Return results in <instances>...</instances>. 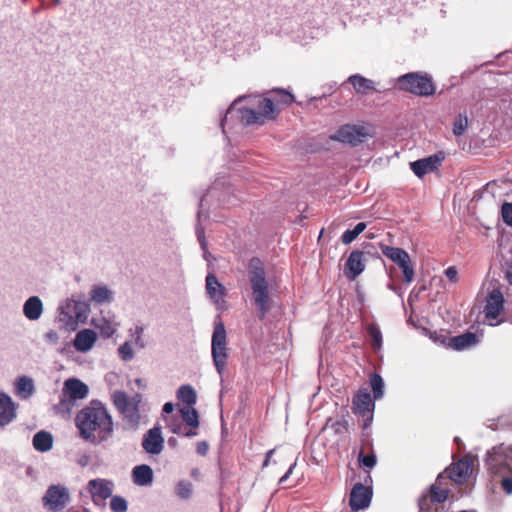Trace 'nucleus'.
Instances as JSON below:
<instances>
[{"mask_svg": "<svg viewBox=\"0 0 512 512\" xmlns=\"http://www.w3.org/2000/svg\"><path fill=\"white\" fill-rule=\"evenodd\" d=\"M75 423L80 436L94 445L107 441L113 434L112 417L97 400L91 401L77 413Z\"/></svg>", "mask_w": 512, "mask_h": 512, "instance_id": "f257e3e1", "label": "nucleus"}, {"mask_svg": "<svg viewBox=\"0 0 512 512\" xmlns=\"http://www.w3.org/2000/svg\"><path fill=\"white\" fill-rule=\"evenodd\" d=\"M235 112L245 126L263 125L266 121L275 120L279 110L270 98L260 94L242 95L236 98L226 109L228 113Z\"/></svg>", "mask_w": 512, "mask_h": 512, "instance_id": "f03ea898", "label": "nucleus"}, {"mask_svg": "<svg viewBox=\"0 0 512 512\" xmlns=\"http://www.w3.org/2000/svg\"><path fill=\"white\" fill-rule=\"evenodd\" d=\"M248 277L253 303L259 318L263 319L270 310V293L266 273L260 259L252 258L250 260Z\"/></svg>", "mask_w": 512, "mask_h": 512, "instance_id": "7ed1b4c3", "label": "nucleus"}, {"mask_svg": "<svg viewBox=\"0 0 512 512\" xmlns=\"http://www.w3.org/2000/svg\"><path fill=\"white\" fill-rule=\"evenodd\" d=\"M90 314V305L86 301L67 299L59 308L57 319L68 330H76L85 323Z\"/></svg>", "mask_w": 512, "mask_h": 512, "instance_id": "20e7f679", "label": "nucleus"}, {"mask_svg": "<svg viewBox=\"0 0 512 512\" xmlns=\"http://www.w3.org/2000/svg\"><path fill=\"white\" fill-rule=\"evenodd\" d=\"M485 465L492 476L512 475V445L502 443L488 450Z\"/></svg>", "mask_w": 512, "mask_h": 512, "instance_id": "39448f33", "label": "nucleus"}, {"mask_svg": "<svg viewBox=\"0 0 512 512\" xmlns=\"http://www.w3.org/2000/svg\"><path fill=\"white\" fill-rule=\"evenodd\" d=\"M398 85L402 90L418 96H430L435 92L432 78L427 74L407 73L398 78Z\"/></svg>", "mask_w": 512, "mask_h": 512, "instance_id": "423d86ee", "label": "nucleus"}, {"mask_svg": "<svg viewBox=\"0 0 512 512\" xmlns=\"http://www.w3.org/2000/svg\"><path fill=\"white\" fill-rule=\"evenodd\" d=\"M505 299L502 291L498 287L491 289L485 297L483 308L484 317L490 326H498L503 323L504 318H500L504 311Z\"/></svg>", "mask_w": 512, "mask_h": 512, "instance_id": "0eeeda50", "label": "nucleus"}, {"mask_svg": "<svg viewBox=\"0 0 512 512\" xmlns=\"http://www.w3.org/2000/svg\"><path fill=\"white\" fill-rule=\"evenodd\" d=\"M380 249L384 256L398 265L402 270L404 282L407 284L411 283L414 280L415 271L411 264L410 255L402 248L385 244H381Z\"/></svg>", "mask_w": 512, "mask_h": 512, "instance_id": "6e6552de", "label": "nucleus"}, {"mask_svg": "<svg viewBox=\"0 0 512 512\" xmlns=\"http://www.w3.org/2000/svg\"><path fill=\"white\" fill-rule=\"evenodd\" d=\"M374 409L375 403L368 389H359L353 397L352 410L354 414L363 418L364 430L368 429L372 424Z\"/></svg>", "mask_w": 512, "mask_h": 512, "instance_id": "1a4fd4ad", "label": "nucleus"}, {"mask_svg": "<svg viewBox=\"0 0 512 512\" xmlns=\"http://www.w3.org/2000/svg\"><path fill=\"white\" fill-rule=\"evenodd\" d=\"M69 501V491L62 485H51L43 497L44 507L52 512L62 511Z\"/></svg>", "mask_w": 512, "mask_h": 512, "instance_id": "9d476101", "label": "nucleus"}, {"mask_svg": "<svg viewBox=\"0 0 512 512\" xmlns=\"http://www.w3.org/2000/svg\"><path fill=\"white\" fill-rule=\"evenodd\" d=\"M368 136L369 134L364 126L346 124L341 126L331 136V139L351 146H357L363 143Z\"/></svg>", "mask_w": 512, "mask_h": 512, "instance_id": "9b49d317", "label": "nucleus"}, {"mask_svg": "<svg viewBox=\"0 0 512 512\" xmlns=\"http://www.w3.org/2000/svg\"><path fill=\"white\" fill-rule=\"evenodd\" d=\"M87 491L95 505L105 506L106 500L113 494L114 482L103 478L92 479L87 483Z\"/></svg>", "mask_w": 512, "mask_h": 512, "instance_id": "f8f14e48", "label": "nucleus"}, {"mask_svg": "<svg viewBox=\"0 0 512 512\" xmlns=\"http://www.w3.org/2000/svg\"><path fill=\"white\" fill-rule=\"evenodd\" d=\"M212 356L218 372L224 368V325L219 320L215 324L212 336Z\"/></svg>", "mask_w": 512, "mask_h": 512, "instance_id": "ddd939ff", "label": "nucleus"}, {"mask_svg": "<svg viewBox=\"0 0 512 512\" xmlns=\"http://www.w3.org/2000/svg\"><path fill=\"white\" fill-rule=\"evenodd\" d=\"M372 489L362 483H356L350 493L349 505L352 510L357 511L369 506L372 499Z\"/></svg>", "mask_w": 512, "mask_h": 512, "instance_id": "4468645a", "label": "nucleus"}, {"mask_svg": "<svg viewBox=\"0 0 512 512\" xmlns=\"http://www.w3.org/2000/svg\"><path fill=\"white\" fill-rule=\"evenodd\" d=\"M88 386L77 378H69L65 380L62 394L63 398H68L70 401H77L85 399L88 396Z\"/></svg>", "mask_w": 512, "mask_h": 512, "instance_id": "2eb2a0df", "label": "nucleus"}, {"mask_svg": "<svg viewBox=\"0 0 512 512\" xmlns=\"http://www.w3.org/2000/svg\"><path fill=\"white\" fill-rule=\"evenodd\" d=\"M142 447L147 453L152 455H158L162 452L164 447V438L159 426L153 427L144 434Z\"/></svg>", "mask_w": 512, "mask_h": 512, "instance_id": "dca6fc26", "label": "nucleus"}, {"mask_svg": "<svg viewBox=\"0 0 512 512\" xmlns=\"http://www.w3.org/2000/svg\"><path fill=\"white\" fill-rule=\"evenodd\" d=\"M365 269L364 252L354 250L350 253L345 263V275L348 279L354 280Z\"/></svg>", "mask_w": 512, "mask_h": 512, "instance_id": "f3484780", "label": "nucleus"}, {"mask_svg": "<svg viewBox=\"0 0 512 512\" xmlns=\"http://www.w3.org/2000/svg\"><path fill=\"white\" fill-rule=\"evenodd\" d=\"M443 160V156L432 155L427 158L419 159L410 163V168L413 173L418 177H423L425 174L436 170Z\"/></svg>", "mask_w": 512, "mask_h": 512, "instance_id": "a211bd4d", "label": "nucleus"}, {"mask_svg": "<svg viewBox=\"0 0 512 512\" xmlns=\"http://www.w3.org/2000/svg\"><path fill=\"white\" fill-rule=\"evenodd\" d=\"M97 341V334L92 329L78 331L73 339V347L76 351L86 353L90 351Z\"/></svg>", "mask_w": 512, "mask_h": 512, "instance_id": "6ab92c4d", "label": "nucleus"}, {"mask_svg": "<svg viewBox=\"0 0 512 512\" xmlns=\"http://www.w3.org/2000/svg\"><path fill=\"white\" fill-rule=\"evenodd\" d=\"M448 492L436 485H432L430 492L419 499L420 512H430V504H439L446 500Z\"/></svg>", "mask_w": 512, "mask_h": 512, "instance_id": "aec40b11", "label": "nucleus"}, {"mask_svg": "<svg viewBox=\"0 0 512 512\" xmlns=\"http://www.w3.org/2000/svg\"><path fill=\"white\" fill-rule=\"evenodd\" d=\"M473 470V461L465 457L454 464L449 470V478L455 483H463L469 477Z\"/></svg>", "mask_w": 512, "mask_h": 512, "instance_id": "412c9836", "label": "nucleus"}, {"mask_svg": "<svg viewBox=\"0 0 512 512\" xmlns=\"http://www.w3.org/2000/svg\"><path fill=\"white\" fill-rule=\"evenodd\" d=\"M16 404L10 396L0 393V426L10 424L17 416Z\"/></svg>", "mask_w": 512, "mask_h": 512, "instance_id": "4be33fe9", "label": "nucleus"}, {"mask_svg": "<svg viewBox=\"0 0 512 512\" xmlns=\"http://www.w3.org/2000/svg\"><path fill=\"white\" fill-rule=\"evenodd\" d=\"M92 325L100 331L102 337L110 338L118 330L119 323L115 320L114 316H104L92 319Z\"/></svg>", "mask_w": 512, "mask_h": 512, "instance_id": "5701e85b", "label": "nucleus"}, {"mask_svg": "<svg viewBox=\"0 0 512 512\" xmlns=\"http://www.w3.org/2000/svg\"><path fill=\"white\" fill-rule=\"evenodd\" d=\"M479 339L475 333L466 332L458 336H454L449 340V346L457 351H462L477 345Z\"/></svg>", "mask_w": 512, "mask_h": 512, "instance_id": "b1692460", "label": "nucleus"}, {"mask_svg": "<svg viewBox=\"0 0 512 512\" xmlns=\"http://www.w3.org/2000/svg\"><path fill=\"white\" fill-rule=\"evenodd\" d=\"M43 313V303L38 296L29 297L23 305L24 316L31 320H38Z\"/></svg>", "mask_w": 512, "mask_h": 512, "instance_id": "393cba45", "label": "nucleus"}, {"mask_svg": "<svg viewBox=\"0 0 512 512\" xmlns=\"http://www.w3.org/2000/svg\"><path fill=\"white\" fill-rule=\"evenodd\" d=\"M15 394L21 399L30 398L35 392V385L32 378L21 376L15 380Z\"/></svg>", "mask_w": 512, "mask_h": 512, "instance_id": "a878e982", "label": "nucleus"}, {"mask_svg": "<svg viewBox=\"0 0 512 512\" xmlns=\"http://www.w3.org/2000/svg\"><path fill=\"white\" fill-rule=\"evenodd\" d=\"M132 479L136 485H150L153 481V471L148 465L135 466L132 470Z\"/></svg>", "mask_w": 512, "mask_h": 512, "instance_id": "bb28decb", "label": "nucleus"}, {"mask_svg": "<svg viewBox=\"0 0 512 512\" xmlns=\"http://www.w3.org/2000/svg\"><path fill=\"white\" fill-rule=\"evenodd\" d=\"M206 291L213 303L219 306L223 295L222 285L213 273H208L206 276Z\"/></svg>", "mask_w": 512, "mask_h": 512, "instance_id": "cd10ccee", "label": "nucleus"}, {"mask_svg": "<svg viewBox=\"0 0 512 512\" xmlns=\"http://www.w3.org/2000/svg\"><path fill=\"white\" fill-rule=\"evenodd\" d=\"M90 300L97 304L110 303L113 292L106 285H94L90 290Z\"/></svg>", "mask_w": 512, "mask_h": 512, "instance_id": "c85d7f7f", "label": "nucleus"}, {"mask_svg": "<svg viewBox=\"0 0 512 512\" xmlns=\"http://www.w3.org/2000/svg\"><path fill=\"white\" fill-rule=\"evenodd\" d=\"M348 82L353 85L358 94H366L368 91L375 90L374 82L359 74L351 75Z\"/></svg>", "mask_w": 512, "mask_h": 512, "instance_id": "c756f323", "label": "nucleus"}, {"mask_svg": "<svg viewBox=\"0 0 512 512\" xmlns=\"http://www.w3.org/2000/svg\"><path fill=\"white\" fill-rule=\"evenodd\" d=\"M53 438L49 432L39 431L33 437V447L39 452H47L52 448Z\"/></svg>", "mask_w": 512, "mask_h": 512, "instance_id": "7c9ffc66", "label": "nucleus"}, {"mask_svg": "<svg viewBox=\"0 0 512 512\" xmlns=\"http://www.w3.org/2000/svg\"><path fill=\"white\" fill-rule=\"evenodd\" d=\"M177 398L185 406H194L197 400L196 391L190 385H183L177 391Z\"/></svg>", "mask_w": 512, "mask_h": 512, "instance_id": "2f4dec72", "label": "nucleus"}, {"mask_svg": "<svg viewBox=\"0 0 512 512\" xmlns=\"http://www.w3.org/2000/svg\"><path fill=\"white\" fill-rule=\"evenodd\" d=\"M179 412L187 426L192 428L199 427V415L193 406H182L179 408Z\"/></svg>", "mask_w": 512, "mask_h": 512, "instance_id": "473e14b6", "label": "nucleus"}, {"mask_svg": "<svg viewBox=\"0 0 512 512\" xmlns=\"http://www.w3.org/2000/svg\"><path fill=\"white\" fill-rule=\"evenodd\" d=\"M113 402L115 406L123 413H129L133 410V407L130 403V400L126 393L121 391H116L113 394Z\"/></svg>", "mask_w": 512, "mask_h": 512, "instance_id": "72a5a7b5", "label": "nucleus"}, {"mask_svg": "<svg viewBox=\"0 0 512 512\" xmlns=\"http://www.w3.org/2000/svg\"><path fill=\"white\" fill-rule=\"evenodd\" d=\"M128 333L131 338V343L139 349L145 348L146 343L143 339L144 327L142 325L136 324L133 328L129 329Z\"/></svg>", "mask_w": 512, "mask_h": 512, "instance_id": "f704fd0d", "label": "nucleus"}, {"mask_svg": "<svg viewBox=\"0 0 512 512\" xmlns=\"http://www.w3.org/2000/svg\"><path fill=\"white\" fill-rule=\"evenodd\" d=\"M367 332L371 338V345L374 349L380 350L383 345L382 332L378 325L369 324L367 326Z\"/></svg>", "mask_w": 512, "mask_h": 512, "instance_id": "c9c22d12", "label": "nucleus"}, {"mask_svg": "<svg viewBox=\"0 0 512 512\" xmlns=\"http://www.w3.org/2000/svg\"><path fill=\"white\" fill-rule=\"evenodd\" d=\"M370 386L373 391L374 399H381L384 395V381L379 374L373 373L371 375Z\"/></svg>", "mask_w": 512, "mask_h": 512, "instance_id": "e433bc0d", "label": "nucleus"}, {"mask_svg": "<svg viewBox=\"0 0 512 512\" xmlns=\"http://www.w3.org/2000/svg\"><path fill=\"white\" fill-rule=\"evenodd\" d=\"M365 228L366 223L359 222L353 229L346 230L341 237L342 243L346 245L350 244L365 230Z\"/></svg>", "mask_w": 512, "mask_h": 512, "instance_id": "4c0bfd02", "label": "nucleus"}, {"mask_svg": "<svg viewBox=\"0 0 512 512\" xmlns=\"http://www.w3.org/2000/svg\"><path fill=\"white\" fill-rule=\"evenodd\" d=\"M192 484L189 481L181 480L176 484L175 493L181 499H188L192 495Z\"/></svg>", "mask_w": 512, "mask_h": 512, "instance_id": "58836bf2", "label": "nucleus"}, {"mask_svg": "<svg viewBox=\"0 0 512 512\" xmlns=\"http://www.w3.org/2000/svg\"><path fill=\"white\" fill-rule=\"evenodd\" d=\"M468 125V118L465 114H459L453 123V133L455 136H461Z\"/></svg>", "mask_w": 512, "mask_h": 512, "instance_id": "ea45409f", "label": "nucleus"}, {"mask_svg": "<svg viewBox=\"0 0 512 512\" xmlns=\"http://www.w3.org/2000/svg\"><path fill=\"white\" fill-rule=\"evenodd\" d=\"M118 354L123 361L132 360L134 357L132 343L130 341H126L122 345H120V347L118 348Z\"/></svg>", "mask_w": 512, "mask_h": 512, "instance_id": "a19ab883", "label": "nucleus"}, {"mask_svg": "<svg viewBox=\"0 0 512 512\" xmlns=\"http://www.w3.org/2000/svg\"><path fill=\"white\" fill-rule=\"evenodd\" d=\"M110 508L113 512H126L127 502L121 496H114L110 500Z\"/></svg>", "mask_w": 512, "mask_h": 512, "instance_id": "79ce46f5", "label": "nucleus"}, {"mask_svg": "<svg viewBox=\"0 0 512 512\" xmlns=\"http://www.w3.org/2000/svg\"><path fill=\"white\" fill-rule=\"evenodd\" d=\"M502 219L505 224L512 227V203L505 202L501 208Z\"/></svg>", "mask_w": 512, "mask_h": 512, "instance_id": "37998d69", "label": "nucleus"}, {"mask_svg": "<svg viewBox=\"0 0 512 512\" xmlns=\"http://www.w3.org/2000/svg\"><path fill=\"white\" fill-rule=\"evenodd\" d=\"M275 92L279 95L278 102L284 105H290L295 101L294 95L284 89H276Z\"/></svg>", "mask_w": 512, "mask_h": 512, "instance_id": "c03bdc74", "label": "nucleus"}, {"mask_svg": "<svg viewBox=\"0 0 512 512\" xmlns=\"http://www.w3.org/2000/svg\"><path fill=\"white\" fill-rule=\"evenodd\" d=\"M360 461L364 467L373 468L376 465V456L373 453L363 455L361 456Z\"/></svg>", "mask_w": 512, "mask_h": 512, "instance_id": "a18cd8bd", "label": "nucleus"}, {"mask_svg": "<svg viewBox=\"0 0 512 512\" xmlns=\"http://www.w3.org/2000/svg\"><path fill=\"white\" fill-rule=\"evenodd\" d=\"M501 486L502 489L506 492V494H512V477L510 475L501 476Z\"/></svg>", "mask_w": 512, "mask_h": 512, "instance_id": "49530a36", "label": "nucleus"}, {"mask_svg": "<svg viewBox=\"0 0 512 512\" xmlns=\"http://www.w3.org/2000/svg\"><path fill=\"white\" fill-rule=\"evenodd\" d=\"M184 425H182L179 420L177 419H170L168 421V427L170 429V431L174 434H179V432H181V429Z\"/></svg>", "mask_w": 512, "mask_h": 512, "instance_id": "de8ad7c7", "label": "nucleus"}, {"mask_svg": "<svg viewBox=\"0 0 512 512\" xmlns=\"http://www.w3.org/2000/svg\"><path fill=\"white\" fill-rule=\"evenodd\" d=\"M445 276L451 281V282H457L458 278V271L456 269V267L454 266H450L448 267L445 272H444Z\"/></svg>", "mask_w": 512, "mask_h": 512, "instance_id": "09e8293b", "label": "nucleus"}, {"mask_svg": "<svg viewBox=\"0 0 512 512\" xmlns=\"http://www.w3.org/2000/svg\"><path fill=\"white\" fill-rule=\"evenodd\" d=\"M196 429L197 428H192V427H189V426H183L182 429H181V432H179V436H184V437H194L197 435V432H196Z\"/></svg>", "mask_w": 512, "mask_h": 512, "instance_id": "8fccbe9b", "label": "nucleus"}, {"mask_svg": "<svg viewBox=\"0 0 512 512\" xmlns=\"http://www.w3.org/2000/svg\"><path fill=\"white\" fill-rule=\"evenodd\" d=\"M197 236H198V240L200 242L201 248L204 250V257L206 260H208V256H210V254L206 250V241L204 239V232L201 229H197Z\"/></svg>", "mask_w": 512, "mask_h": 512, "instance_id": "3c124183", "label": "nucleus"}, {"mask_svg": "<svg viewBox=\"0 0 512 512\" xmlns=\"http://www.w3.org/2000/svg\"><path fill=\"white\" fill-rule=\"evenodd\" d=\"M504 278L512 285V265L506 264L503 268Z\"/></svg>", "mask_w": 512, "mask_h": 512, "instance_id": "603ef678", "label": "nucleus"}, {"mask_svg": "<svg viewBox=\"0 0 512 512\" xmlns=\"http://www.w3.org/2000/svg\"><path fill=\"white\" fill-rule=\"evenodd\" d=\"M208 444L205 441H201L197 443V453L199 455L204 456L208 452Z\"/></svg>", "mask_w": 512, "mask_h": 512, "instance_id": "864d4df0", "label": "nucleus"}, {"mask_svg": "<svg viewBox=\"0 0 512 512\" xmlns=\"http://www.w3.org/2000/svg\"><path fill=\"white\" fill-rule=\"evenodd\" d=\"M504 424H505L504 417H499L497 419V422H495V423L493 422V423L489 424L488 427L493 430H498V429H502Z\"/></svg>", "mask_w": 512, "mask_h": 512, "instance_id": "5fc2aeb1", "label": "nucleus"}, {"mask_svg": "<svg viewBox=\"0 0 512 512\" xmlns=\"http://www.w3.org/2000/svg\"><path fill=\"white\" fill-rule=\"evenodd\" d=\"M295 467H296V462L291 464L290 467L288 468V470L286 471V473L279 479V484H283L289 478V476L292 474Z\"/></svg>", "mask_w": 512, "mask_h": 512, "instance_id": "6e6d98bb", "label": "nucleus"}, {"mask_svg": "<svg viewBox=\"0 0 512 512\" xmlns=\"http://www.w3.org/2000/svg\"><path fill=\"white\" fill-rule=\"evenodd\" d=\"M45 339L50 343H56L58 340V334L55 331H49L45 334Z\"/></svg>", "mask_w": 512, "mask_h": 512, "instance_id": "4d7b16f0", "label": "nucleus"}, {"mask_svg": "<svg viewBox=\"0 0 512 512\" xmlns=\"http://www.w3.org/2000/svg\"><path fill=\"white\" fill-rule=\"evenodd\" d=\"M173 410H174V405H173V403H171V402H167V403H165V404H164V406H163V412H164V413H166V414H170V413H172V412H173Z\"/></svg>", "mask_w": 512, "mask_h": 512, "instance_id": "13d9d810", "label": "nucleus"}, {"mask_svg": "<svg viewBox=\"0 0 512 512\" xmlns=\"http://www.w3.org/2000/svg\"><path fill=\"white\" fill-rule=\"evenodd\" d=\"M77 463L82 466V467H85L88 463H89V457L87 455H82L78 460H77Z\"/></svg>", "mask_w": 512, "mask_h": 512, "instance_id": "bf43d9fd", "label": "nucleus"}, {"mask_svg": "<svg viewBox=\"0 0 512 512\" xmlns=\"http://www.w3.org/2000/svg\"><path fill=\"white\" fill-rule=\"evenodd\" d=\"M273 453H274V450H273V449H272V450H269V451L266 453V458H265V460H264V462H263V466H264V467L268 465V463H269V459H270V456H271Z\"/></svg>", "mask_w": 512, "mask_h": 512, "instance_id": "052dcab7", "label": "nucleus"}, {"mask_svg": "<svg viewBox=\"0 0 512 512\" xmlns=\"http://www.w3.org/2000/svg\"><path fill=\"white\" fill-rule=\"evenodd\" d=\"M344 424H346V422H345V421H343V422H336V423H335V426H337V428H336V430H335V431H336V432H339V431H340V430H339V427H340V426H344Z\"/></svg>", "mask_w": 512, "mask_h": 512, "instance_id": "680f3d73", "label": "nucleus"}, {"mask_svg": "<svg viewBox=\"0 0 512 512\" xmlns=\"http://www.w3.org/2000/svg\"><path fill=\"white\" fill-rule=\"evenodd\" d=\"M454 441L457 443L458 448H460V445H463V442H462V440L459 437H455Z\"/></svg>", "mask_w": 512, "mask_h": 512, "instance_id": "e2e57ef3", "label": "nucleus"}, {"mask_svg": "<svg viewBox=\"0 0 512 512\" xmlns=\"http://www.w3.org/2000/svg\"><path fill=\"white\" fill-rule=\"evenodd\" d=\"M168 443H169L170 445H175V444H176V439H174V438H170V439L168 440Z\"/></svg>", "mask_w": 512, "mask_h": 512, "instance_id": "0e129e2a", "label": "nucleus"}, {"mask_svg": "<svg viewBox=\"0 0 512 512\" xmlns=\"http://www.w3.org/2000/svg\"><path fill=\"white\" fill-rule=\"evenodd\" d=\"M220 126L224 130V118H220Z\"/></svg>", "mask_w": 512, "mask_h": 512, "instance_id": "69168bd1", "label": "nucleus"}, {"mask_svg": "<svg viewBox=\"0 0 512 512\" xmlns=\"http://www.w3.org/2000/svg\"><path fill=\"white\" fill-rule=\"evenodd\" d=\"M191 475H192L193 477H196V476L198 475V470H196V469H195V470H193V471H192V473H191Z\"/></svg>", "mask_w": 512, "mask_h": 512, "instance_id": "338daca9", "label": "nucleus"}, {"mask_svg": "<svg viewBox=\"0 0 512 512\" xmlns=\"http://www.w3.org/2000/svg\"><path fill=\"white\" fill-rule=\"evenodd\" d=\"M220 418H221V421L223 422L224 421V412L223 411H221V413H220Z\"/></svg>", "mask_w": 512, "mask_h": 512, "instance_id": "774afa93", "label": "nucleus"}]
</instances>
